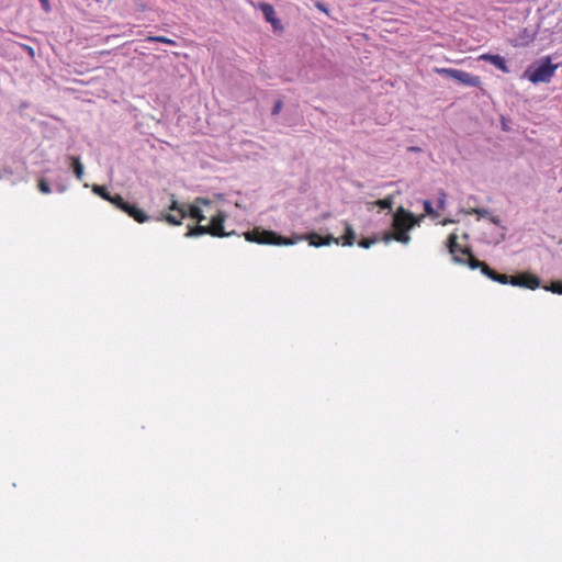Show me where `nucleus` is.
<instances>
[{"mask_svg":"<svg viewBox=\"0 0 562 562\" xmlns=\"http://www.w3.org/2000/svg\"><path fill=\"white\" fill-rule=\"evenodd\" d=\"M445 203V194H442V199H440V206H442Z\"/></svg>","mask_w":562,"mask_h":562,"instance_id":"obj_30","label":"nucleus"},{"mask_svg":"<svg viewBox=\"0 0 562 562\" xmlns=\"http://www.w3.org/2000/svg\"><path fill=\"white\" fill-rule=\"evenodd\" d=\"M378 237H372V238H362L359 240L358 245L362 248H369L371 247L373 244L378 243Z\"/></svg>","mask_w":562,"mask_h":562,"instance_id":"obj_23","label":"nucleus"},{"mask_svg":"<svg viewBox=\"0 0 562 562\" xmlns=\"http://www.w3.org/2000/svg\"><path fill=\"white\" fill-rule=\"evenodd\" d=\"M200 204L207 205L210 204V201L204 198H196L194 203L191 205H187L188 215L195 220L198 223H201L205 220V216L203 215L202 210L200 209Z\"/></svg>","mask_w":562,"mask_h":562,"instance_id":"obj_10","label":"nucleus"},{"mask_svg":"<svg viewBox=\"0 0 562 562\" xmlns=\"http://www.w3.org/2000/svg\"><path fill=\"white\" fill-rule=\"evenodd\" d=\"M40 1H41V3H42L43 8H45L46 10H48V7H49V5H48V0H40Z\"/></svg>","mask_w":562,"mask_h":562,"instance_id":"obj_29","label":"nucleus"},{"mask_svg":"<svg viewBox=\"0 0 562 562\" xmlns=\"http://www.w3.org/2000/svg\"><path fill=\"white\" fill-rule=\"evenodd\" d=\"M509 281H510V277H508L507 274L498 273L495 282H498L502 284H507V283H509Z\"/></svg>","mask_w":562,"mask_h":562,"instance_id":"obj_25","label":"nucleus"},{"mask_svg":"<svg viewBox=\"0 0 562 562\" xmlns=\"http://www.w3.org/2000/svg\"><path fill=\"white\" fill-rule=\"evenodd\" d=\"M423 204H424V211L427 215L432 216V217L438 216V213L434 210L432 204L429 200H425Z\"/></svg>","mask_w":562,"mask_h":562,"instance_id":"obj_22","label":"nucleus"},{"mask_svg":"<svg viewBox=\"0 0 562 562\" xmlns=\"http://www.w3.org/2000/svg\"><path fill=\"white\" fill-rule=\"evenodd\" d=\"M463 254L468 255L469 256V260H468V266L471 268V269H481V272L486 276L487 278H490L491 280L493 281H496V278L498 276V272L493 270L487 263H485L484 261H480L479 259H476L472 252H471V249H463L462 250Z\"/></svg>","mask_w":562,"mask_h":562,"instance_id":"obj_8","label":"nucleus"},{"mask_svg":"<svg viewBox=\"0 0 562 562\" xmlns=\"http://www.w3.org/2000/svg\"><path fill=\"white\" fill-rule=\"evenodd\" d=\"M557 68L558 65H552L551 58L547 56L537 67L529 66L524 72V78L535 85L540 82L547 83L550 82L554 76Z\"/></svg>","mask_w":562,"mask_h":562,"instance_id":"obj_3","label":"nucleus"},{"mask_svg":"<svg viewBox=\"0 0 562 562\" xmlns=\"http://www.w3.org/2000/svg\"><path fill=\"white\" fill-rule=\"evenodd\" d=\"M206 234L211 235L209 225L207 226L196 225L194 227L189 228L187 236L193 237V236H201V235H206Z\"/></svg>","mask_w":562,"mask_h":562,"instance_id":"obj_15","label":"nucleus"},{"mask_svg":"<svg viewBox=\"0 0 562 562\" xmlns=\"http://www.w3.org/2000/svg\"><path fill=\"white\" fill-rule=\"evenodd\" d=\"M281 109H282V101H281V100H278V101L276 102V104H274L273 109H272V114H273V115L279 114V113H280V111H281Z\"/></svg>","mask_w":562,"mask_h":562,"instance_id":"obj_26","label":"nucleus"},{"mask_svg":"<svg viewBox=\"0 0 562 562\" xmlns=\"http://www.w3.org/2000/svg\"><path fill=\"white\" fill-rule=\"evenodd\" d=\"M479 59L491 63L492 65H494L496 68H498L503 72H506V74L509 72V69L506 65V60L504 59V57H502L499 55L482 54L479 57Z\"/></svg>","mask_w":562,"mask_h":562,"instance_id":"obj_12","label":"nucleus"},{"mask_svg":"<svg viewBox=\"0 0 562 562\" xmlns=\"http://www.w3.org/2000/svg\"><path fill=\"white\" fill-rule=\"evenodd\" d=\"M92 191L106 201H110V199L112 198V194L103 186L94 184L92 187Z\"/></svg>","mask_w":562,"mask_h":562,"instance_id":"obj_16","label":"nucleus"},{"mask_svg":"<svg viewBox=\"0 0 562 562\" xmlns=\"http://www.w3.org/2000/svg\"><path fill=\"white\" fill-rule=\"evenodd\" d=\"M245 238L248 241L263 245L288 246L293 245L295 240H307L308 244L314 247L327 246L333 243L336 245L341 244L342 246H352L356 239V233L352 226L348 222H345V234L339 238L334 237L333 235L322 237L317 233H308L297 236L295 239H291L282 237L272 231H266L259 227H256L252 231L245 233Z\"/></svg>","mask_w":562,"mask_h":562,"instance_id":"obj_1","label":"nucleus"},{"mask_svg":"<svg viewBox=\"0 0 562 562\" xmlns=\"http://www.w3.org/2000/svg\"><path fill=\"white\" fill-rule=\"evenodd\" d=\"M69 160L77 179L81 180L83 177V165L81 164L80 159L76 156H70Z\"/></svg>","mask_w":562,"mask_h":562,"instance_id":"obj_14","label":"nucleus"},{"mask_svg":"<svg viewBox=\"0 0 562 562\" xmlns=\"http://www.w3.org/2000/svg\"><path fill=\"white\" fill-rule=\"evenodd\" d=\"M375 205L383 210H391L393 206V198L390 195L384 199H380L375 202Z\"/></svg>","mask_w":562,"mask_h":562,"instance_id":"obj_18","label":"nucleus"},{"mask_svg":"<svg viewBox=\"0 0 562 562\" xmlns=\"http://www.w3.org/2000/svg\"><path fill=\"white\" fill-rule=\"evenodd\" d=\"M136 5H137L138 11H140V12H144L147 9L146 4L143 2H138V3H136Z\"/></svg>","mask_w":562,"mask_h":562,"instance_id":"obj_28","label":"nucleus"},{"mask_svg":"<svg viewBox=\"0 0 562 562\" xmlns=\"http://www.w3.org/2000/svg\"><path fill=\"white\" fill-rule=\"evenodd\" d=\"M434 71L438 75L452 78L460 85L467 87H480L481 85V78L479 76L472 75L464 70L453 68H435Z\"/></svg>","mask_w":562,"mask_h":562,"instance_id":"obj_4","label":"nucleus"},{"mask_svg":"<svg viewBox=\"0 0 562 562\" xmlns=\"http://www.w3.org/2000/svg\"><path fill=\"white\" fill-rule=\"evenodd\" d=\"M109 202L121 211H123L124 206L127 204V202L120 194L112 195Z\"/></svg>","mask_w":562,"mask_h":562,"instance_id":"obj_19","label":"nucleus"},{"mask_svg":"<svg viewBox=\"0 0 562 562\" xmlns=\"http://www.w3.org/2000/svg\"><path fill=\"white\" fill-rule=\"evenodd\" d=\"M122 212L126 213L128 216L134 218L137 223H145L148 220L147 214L142 209L137 207L134 204H130L128 202L124 206Z\"/></svg>","mask_w":562,"mask_h":562,"instance_id":"obj_13","label":"nucleus"},{"mask_svg":"<svg viewBox=\"0 0 562 562\" xmlns=\"http://www.w3.org/2000/svg\"><path fill=\"white\" fill-rule=\"evenodd\" d=\"M258 8L262 12L267 22L271 23V25L277 29L280 26V20L276 16V10L272 4L267 2H261L258 4Z\"/></svg>","mask_w":562,"mask_h":562,"instance_id":"obj_11","label":"nucleus"},{"mask_svg":"<svg viewBox=\"0 0 562 562\" xmlns=\"http://www.w3.org/2000/svg\"><path fill=\"white\" fill-rule=\"evenodd\" d=\"M468 215H477L479 218L486 217L488 215V211L486 209H476L471 207L464 211Z\"/></svg>","mask_w":562,"mask_h":562,"instance_id":"obj_20","label":"nucleus"},{"mask_svg":"<svg viewBox=\"0 0 562 562\" xmlns=\"http://www.w3.org/2000/svg\"><path fill=\"white\" fill-rule=\"evenodd\" d=\"M315 7H316L319 11H322V12H324V13L328 14V9H327V7H326V4H325V3L317 1V2L315 3Z\"/></svg>","mask_w":562,"mask_h":562,"instance_id":"obj_27","label":"nucleus"},{"mask_svg":"<svg viewBox=\"0 0 562 562\" xmlns=\"http://www.w3.org/2000/svg\"><path fill=\"white\" fill-rule=\"evenodd\" d=\"M542 288L546 291H550L555 294H562V282L561 281L551 282L550 285H543Z\"/></svg>","mask_w":562,"mask_h":562,"instance_id":"obj_21","label":"nucleus"},{"mask_svg":"<svg viewBox=\"0 0 562 562\" xmlns=\"http://www.w3.org/2000/svg\"><path fill=\"white\" fill-rule=\"evenodd\" d=\"M509 283L514 286H520L530 290H536L541 285L540 279L530 272H521L517 276L510 277Z\"/></svg>","mask_w":562,"mask_h":562,"instance_id":"obj_5","label":"nucleus"},{"mask_svg":"<svg viewBox=\"0 0 562 562\" xmlns=\"http://www.w3.org/2000/svg\"><path fill=\"white\" fill-rule=\"evenodd\" d=\"M424 215L416 217L412 212L405 210L403 206H398L393 214L392 220V233L384 235V240L390 241L394 239L402 244H408L411 236L408 232L419 224Z\"/></svg>","mask_w":562,"mask_h":562,"instance_id":"obj_2","label":"nucleus"},{"mask_svg":"<svg viewBox=\"0 0 562 562\" xmlns=\"http://www.w3.org/2000/svg\"><path fill=\"white\" fill-rule=\"evenodd\" d=\"M447 247H448V250H449L450 255L452 256L454 262L468 265L469 256L463 254L462 250L470 249V248L461 247L458 244L457 234L452 233L449 235L448 240H447Z\"/></svg>","mask_w":562,"mask_h":562,"instance_id":"obj_6","label":"nucleus"},{"mask_svg":"<svg viewBox=\"0 0 562 562\" xmlns=\"http://www.w3.org/2000/svg\"><path fill=\"white\" fill-rule=\"evenodd\" d=\"M169 211L170 213L165 215V220L172 225L181 224L182 220L188 216L187 204H180L175 198H172Z\"/></svg>","mask_w":562,"mask_h":562,"instance_id":"obj_7","label":"nucleus"},{"mask_svg":"<svg viewBox=\"0 0 562 562\" xmlns=\"http://www.w3.org/2000/svg\"><path fill=\"white\" fill-rule=\"evenodd\" d=\"M226 215L223 212H218L211 218V224L209 225L211 235L215 237H224L226 233L224 232V222Z\"/></svg>","mask_w":562,"mask_h":562,"instance_id":"obj_9","label":"nucleus"},{"mask_svg":"<svg viewBox=\"0 0 562 562\" xmlns=\"http://www.w3.org/2000/svg\"><path fill=\"white\" fill-rule=\"evenodd\" d=\"M37 187L38 190L44 194H48L52 191L48 182L43 178L38 180Z\"/></svg>","mask_w":562,"mask_h":562,"instance_id":"obj_24","label":"nucleus"},{"mask_svg":"<svg viewBox=\"0 0 562 562\" xmlns=\"http://www.w3.org/2000/svg\"><path fill=\"white\" fill-rule=\"evenodd\" d=\"M147 41H149V42H157V43H164V44L172 45V46L177 45L176 41H173V40H171L169 37L162 36V35L148 36Z\"/></svg>","mask_w":562,"mask_h":562,"instance_id":"obj_17","label":"nucleus"}]
</instances>
